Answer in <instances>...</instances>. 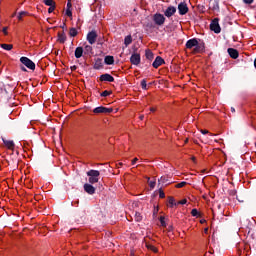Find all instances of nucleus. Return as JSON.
<instances>
[{"label":"nucleus","instance_id":"nucleus-10","mask_svg":"<svg viewBox=\"0 0 256 256\" xmlns=\"http://www.w3.org/2000/svg\"><path fill=\"white\" fill-rule=\"evenodd\" d=\"M174 13H177V8H175L174 6H169V7L164 11L165 17H173Z\"/></svg>","mask_w":256,"mask_h":256},{"label":"nucleus","instance_id":"nucleus-29","mask_svg":"<svg viewBox=\"0 0 256 256\" xmlns=\"http://www.w3.org/2000/svg\"><path fill=\"white\" fill-rule=\"evenodd\" d=\"M146 57L150 60L153 59V52H151V50L146 51Z\"/></svg>","mask_w":256,"mask_h":256},{"label":"nucleus","instance_id":"nucleus-30","mask_svg":"<svg viewBox=\"0 0 256 256\" xmlns=\"http://www.w3.org/2000/svg\"><path fill=\"white\" fill-rule=\"evenodd\" d=\"M85 51H86V53H91L93 51V47H91L90 45H86Z\"/></svg>","mask_w":256,"mask_h":256},{"label":"nucleus","instance_id":"nucleus-42","mask_svg":"<svg viewBox=\"0 0 256 256\" xmlns=\"http://www.w3.org/2000/svg\"><path fill=\"white\" fill-rule=\"evenodd\" d=\"M137 161H139V158H134V159L132 160V165H135V164L137 163Z\"/></svg>","mask_w":256,"mask_h":256},{"label":"nucleus","instance_id":"nucleus-50","mask_svg":"<svg viewBox=\"0 0 256 256\" xmlns=\"http://www.w3.org/2000/svg\"><path fill=\"white\" fill-rule=\"evenodd\" d=\"M232 113H235V108H231Z\"/></svg>","mask_w":256,"mask_h":256},{"label":"nucleus","instance_id":"nucleus-49","mask_svg":"<svg viewBox=\"0 0 256 256\" xmlns=\"http://www.w3.org/2000/svg\"><path fill=\"white\" fill-rule=\"evenodd\" d=\"M150 111L153 113L155 112V108H150Z\"/></svg>","mask_w":256,"mask_h":256},{"label":"nucleus","instance_id":"nucleus-14","mask_svg":"<svg viewBox=\"0 0 256 256\" xmlns=\"http://www.w3.org/2000/svg\"><path fill=\"white\" fill-rule=\"evenodd\" d=\"M3 143H4L5 147H7V149H10V150L15 149V142H13V140L3 139Z\"/></svg>","mask_w":256,"mask_h":256},{"label":"nucleus","instance_id":"nucleus-26","mask_svg":"<svg viewBox=\"0 0 256 256\" xmlns=\"http://www.w3.org/2000/svg\"><path fill=\"white\" fill-rule=\"evenodd\" d=\"M25 15H28V13L25 12V11L19 12V14H18V21H22L23 17H25Z\"/></svg>","mask_w":256,"mask_h":256},{"label":"nucleus","instance_id":"nucleus-58","mask_svg":"<svg viewBox=\"0 0 256 256\" xmlns=\"http://www.w3.org/2000/svg\"><path fill=\"white\" fill-rule=\"evenodd\" d=\"M187 141H189L188 139H186L185 143H187Z\"/></svg>","mask_w":256,"mask_h":256},{"label":"nucleus","instance_id":"nucleus-1","mask_svg":"<svg viewBox=\"0 0 256 256\" xmlns=\"http://www.w3.org/2000/svg\"><path fill=\"white\" fill-rule=\"evenodd\" d=\"M186 49H193L192 53H201L203 48L199 45V41L196 38H192L186 42Z\"/></svg>","mask_w":256,"mask_h":256},{"label":"nucleus","instance_id":"nucleus-28","mask_svg":"<svg viewBox=\"0 0 256 256\" xmlns=\"http://www.w3.org/2000/svg\"><path fill=\"white\" fill-rule=\"evenodd\" d=\"M191 215H192V217H199V211L194 208L191 211Z\"/></svg>","mask_w":256,"mask_h":256},{"label":"nucleus","instance_id":"nucleus-2","mask_svg":"<svg viewBox=\"0 0 256 256\" xmlns=\"http://www.w3.org/2000/svg\"><path fill=\"white\" fill-rule=\"evenodd\" d=\"M86 174L89 177L88 181L91 185L99 183V175H101V172L98 170H90Z\"/></svg>","mask_w":256,"mask_h":256},{"label":"nucleus","instance_id":"nucleus-7","mask_svg":"<svg viewBox=\"0 0 256 256\" xmlns=\"http://www.w3.org/2000/svg\"><path fill=\"white\" fill-rule=\"evenodd\" d=\"M87 41L90 45H95L97 41V32L91 31L87 34Z\"/></svg>","mask_w":256,"mask_h":256},{"label":"nucleus","instance_id":"nucleus-6","mask_svg":"<svg viewBox=\"0 0 256 256\" xmlns=\"http://www.w3.org/2000/svg\"><path fill=\"white\" fill-rule=\"evenodd\" d=\"M211 31L214 33H221V26H219V19L215 18L210 24Z\"/></svg>","mask_w":256,"mask_h":256},{"label":"nucleus","instance_id":"nucleus-31","mask_svg":"<svg viewBox=\"0 0 256 256\" xmlns=\"http://www.w3.org/2000/svg\"><path fill=\"white\" fill-rule=\"evenodd\" d=\"M141 87H142V89L147 90V81L146 80L141 81Z\"/></svg>","mask_w":256,"mask_h":256},{"label":"nucleus","instance_id":"nucleus-46","mask_svg":"<svg viewBox=\"0 0 256 256\" xmlns=\"http://www.w3.org/2000/svg\"><path fill=\"white\" fill-rule=\"evenodd\" d=\"M146 27H148V29H153V24H147Z\"/></svg>","mask_w":256,"mask_h":256},{"label":"nucleus","instance_id":"nucleus-32","mask_svg":"<svg viewBox=\"0 0 256 256\" xmlns=\"http://www.w3.org/2000/svg\"><path fill=\"white\" fill-rule=\"evenodd\" d=\"M187 185V182H180L176 185L177 189H181V187H185Z\"/></svg>","mask_w":256,"mask_h":256},{"label":"nucleus","instance_id":"nucleus-44","mask_svg":"<svg viewBox=\"0 0 256 256\" xmlns=\"http://www.w3.org/2000/svg\"><path fill=\"white\" fill-rule=\"evenodd\" d=\"M7 29H8L7 27H4V28L2 29L4 35H7V34H8Z\"/></svg>","mask_w":256,"mask_h":256},{"label":"nucleus","instance_id":"nucleus-27","mask_svg":"<svg viewBox=\"0 0 256 256\" xmlns=\"http://www.w3.org/2000/svg\"><path fill=\"white\" fill-rule=\"evenodd\" d=\"M111 91L109 90H105L101 93V97H109V95H111Z\"/></svg>","mask_w":256,"mask_h":256},{"label":"nucleus","instance_id":"nucleus-48","mask_svg":"<svg viewBox=\"0 0 256 256\" xmlns=\"http://www.w3.org/2000/svg\"><path fill=\"white\" fill-rule=\"evenodd\" d=\"M22 71H27V69L25 67H21Z\"/></svg>","mask_w":256,"mask_h":256},{"label":"nucleus","instance_id":"nucleus-56","mask_svg":"<svg viewBox=\"0 0 256 256\" xmlns=\"http://www.w3.org/2000/svg\"><path fill=\"white\" fill-rule=\"evenodd\" d=\"M12 17H15V13H14V14H12Z\"/></svg>","mask_w":256,"mask_h":256},{"label":"nucleus","instance_id":"nucleus-36","mask_svg":"<svg viewBox=\"0 0 256 256\" xmlns=\"http://www.w3.org/2000/svg\"><path fill=\"white\" fill-rule=\"evenodd\" d=\"M155 185H156L155 181H150V182H149V187H150L151 189H155Z\"/></svg>","mask_w":256,"mask_h":256},{"label":"nucleus","instance_id":"nucleus-17","mask_svg":"<svg viewBox=\"0 0 256 256\" xmlns=\"http://www.w3.org/2000/svg\"><path fill=\"white\" fill-rule=\"evenodd\" d=\"M104 63L106 65H113L115 63V58H113V56H106L104 58Z\"/></svg>","mask_w":256,"mask_h":256},{"label":"nucleus","instance_id":"nucleus-45","mask_svg":"<svg viewBox=\"0 0 256 256\" xmlns=\"http://www.w3.org/2000/svg\"><path fill=\"white\" fill-rule=\"evenodd\" d=\"M59 39H60V43H65V37L61 36Z\"/></svg>","mask_w":256,"mask_h":256},{"label":"nucleus","instance_id":"nucleus-43","mask_svg":"<svg viewBox=\"0 0 256 256\" xmlns=\"http://www.w3.org/2000/svg\"><path fill=\"white\" fill-rule=\"evenodd\" d=\"M167 231H168L169 233H171V231H173V226H172V225L168 226Z\"/></svg>","mask_w":256,"mask_h":256},{"label":"nucleus","instance_id":"nucleus-53","mask_svg":"<svg viewBox=\"0 0 256 256\" xmlns=\"http://www.w3.org/2000/svg\"><path fill=\"white\" fill-rule=\"evenodd\" d=\"M192 161L195 163V157H192Z\"/></svg>","mask_w":256,"mask_h":256},{"label":"nucleus","instance_id":"nucleus-25","mask_svg":"<svg viewBox=\"0 0 256 256\" xmlns=\"http://www.w3.org/2000/svg\"><path fill=\"white\" fill-rule=\"evenodd\" d=\"M161 227H167L165 216H160Z\"/></svg>","mask_w":256,"mask_h":256},{"label":"nucleus","instance_id":"nucleus-52","mask_svg":"<svg viewBox=\"0 0 256 256\" xmlns=\"http://www.w3.org/2000/svg\"><path fill=\"white\" fill-rule=\"evenodd\" d=\"M254 67L256 68V58H255V60H254Z\"/></svg>","mask_w":256,"mask_h":256},{"label":"nucleus","instance_id":"nucleus-9","mask_svg":"<svg viewBox=\"0 0 256 256\" xmlns=\"http://www.w3.org/2000/svg\"><path fill=\"white\" fill-rule=\"evenodd\" d=\"M130 62L132 65H139V63H141V55L137 53L132 54L130 57Z\"/></svg>","mask_w":256,"mask_h":256},{"label":"nucleus","instance_id":"nucleus-19","mask_svg":"<svg viewBox=\"0 0 256 256\" xmlns=\"http://www.w3.org/2000/svg\"><path fill=\"white\" fill-rule=\"evenodd\" d=\"M0 47L5 51H11V49H13V44H1Z\"/></svg>","mask_w":256,"mask_h":256},{"label":"nucleus","instance_id":"nucleus-21","mask_svg":"<svg viewBox=\"0 0 256 256\" xmlns=\"http://www.w3.org/2000/svg\"><path fill=\"white\" fill-rule=\"evenodd\" d=\"M103 67V63L101 62V59L96 60L94 64V69H101Z\"/></svg>","mask_w":256,"mask_h":256},{"label":"nucleus","instance_id":"nucleus-15","mask_svg":"<svg viewBox=\"0 0 256 256\" xmlns=\"http://www.w3.org/2000/svg\"><path fill=\"white\" fill-rule=\"evenodd\" d=\"M228 54L232 59H237V57H239V52L234 48H228Z\"/></svg>","mask_w":256,"mask_h":256},{"label":"nucleus","instance_id":"nucleus-24","mask_svg":"<svg viewBox=\"0 0 256 256\" xmlns=\"http://www.w3.org/2000/svg\"><path fill=\"white\" fill-rule=\"evenodd\" d=\"M70 37H77V29L71 28L69 31Z\"/></svg>","mask_w":256,"mask_h":256},{"label":"nucleus","instance_id":"nucleus-5","mask_svg":"<svg viewBox=\"0 0 256 256\" xmlns=\"http://www.w3.org/2000/svg\"><path fill=\"white\" fill-rule=\"evenodd\" d=\"M93 113L96 115H99L101 113L107 114V113H113V108H107L104 106L96 107L93 109Z\"/></svg>","mask_w":256,"mask_h":256},{"label":"nucleus","instance_id":"nucleus-34","mask_svg":"<svg viewBox=\"0 0 256 256\" xmlns=\"http://www.w3.org/2000/svg\"><path fill=\"white\" fill-rule=\"evenodd\" d=\"M168 202H169V205H175V198H173V197H170L169 199H168Z\"/></svg>","mask_w":256,"mask_h":256},{"label":"nucleus","instance_id":"nucleus-40","mask_svg":"<svg viewBox=\"0 0 256 256\" xmlns=\"http://www.w3.org/2000/svg\"><path fill=\"white\" fill-rule=\"evenodd\" d=\"M71 7H73V5L71 4V0H68L67 9H71Z\"/></svg>","mask_w":256,"mask_h":256},{"label":"nucleus","instance_id":"nucleus-55","mask_svg":"<svg viewBox=\"0 0 256 256\" xmlns=\"http://www.w3.org/2000/svg\"><path fill=\"white\" fill-rule=\"evenodd\" d=\"M209 135H210V137H213V134H212V133H210Z\"/></svg>","mask_w":256,"mask_h":256},{"label":"nucleus","instance_id":"nucleus-33","mask_svg":"<svg viewBox=\"0 0 256 256\" xmlns=\"http://www.w3.org/2000/svg\"><path fill=\"white\" fill-rule=\"evenodd\" d=\"M66 15L67 17H73V12L71 11V9L69 8L66 9Z\"/></svg>","mask_w":256,"mask_h":256},{"label":"nucleus","instance_id":"nucleus-13","mask_svg":"<svg viewBox=\"0 0 256 256\" xmlns=\"http://www.w3.org/2000/svg\"><path fill=\"white\" fill-rule=\"evenodd\" d=\"M100 81H108V83H113V81H115V78H113L111 74H103L100 76Z\"/></svg>","mask_w":256,"mask_h":256},{"label":"nucleus","instance_id":"nucleus-35","mask_svg":"<svg viewBox=\"0 0 256 256\" xmlns=\"http://www.w3.org/2000/svg\"><path fill=\"white\" fill-rule=\"evenodd\" d=\"M54 11H55V4L48 8V13H53Z\"/></svg>","mask_w":256,"mask_h":256},{"label":"nucleus","instance_id":"nucleus-20","mask_svg":"<svg viewBox=\"0 0 256 256\" xmlns=\"http://www.w3.org/2000/svg\"><path fill=\"white\" fill-rule=\"evenodd\" d=\"M146 248L149 249V251H153V253H157L158 252V249L157 247L149 244V243H146Z\"/></svg>","mask_w":256,"mask_h":256},{"label":"nucleus","instance_id":"nucleus-38","mask_svg":"<svg viewBox=\"0 0 256 256\" xmlns=\"http://www.w3.org/2000/svg\"><path fill=\"white\" fill-rule=\"evenodd\" d=\"M178 203H179V205H186L187 199H183V200L179 201Z\"/></svg>","mask_w":256,"mask_h":256},{"label":"nucleus","instance_id":"nucleus-41","mask_svg":"<svg viewBox=\"0 0 256 256\" xmlns=\"http://www.w3.org/2000/svg\"><path fill=\"white\" fill-rule=\"evenodd\" d=\"M200 131H201L202 135H207V134H209V131H207V130H200Z\"/></svg>","mask_w":256,"mask_h":256},{"label":"nucleus","instance_id":"nucleus-11","mask_svg":"<svg viewBox=\"0 0 256 256\" xmlns=\"http://www.w3.org/2000/svg\"><path fill=\"white\" fill-rule=\"evenodd\" d=\"M163 63H165V60H163V58H161L160 56H157L152 63V67H154V69H158V67H161Z\"/></svg>","mask_w":256,"mask_h":256},{"label":"nucleus","instance_id":"nucleus-37","mask_svg":"<svg viewBox=\"0 0 256 256\" xmlns=\"http://www.w3.org/2000/svg\"><path fill=\"white\" fill-rule=\"evenodd\" d=\"M159 197L160 199H165V192L160 190Z\"/></svg>","mask_w":256,"mask_h":256},{"label":"nucleus","instance_id":"nucleus-4","mask_svg":"<svg viewBox=\"0 0 256 256\" xmlns=\"http://www.w3.org/2000/svg\"><path fill=\"white\" fill-rule=\"evenodd\" d=\"M153 21L155 25H158L159 27H161V25L165 24V16L161 13H156L153 15Z\"/></svg>","mask_w":256,"mask_h":256},{"label":"nucleus","instance_id":"nucleus-18","mask_svg":"<svg viewBox=\"0 0 256 256\" xmlns=\"http://www.w3.org/2000/svg\"><path fill=\"white\" fill-rule=\"evenodd\" d=\"M131 43H133V38L131 35L126 36L124 39L125 46L128 47V45H131Z\"/></svg>","mask_w":256,"mask_h":256},{"label":"nucleus","instance_id":"nucleus-23","mask_svg":"<svg viewBox=\"0 0 256 256\" xmlns=\"http://www.w3.org/2000/svg\"><path fill=\"white\" fill-rule=\"evenodd\" d=\"M44 5H47V7H51L53 5H55V1L54 0H43Z\"/></svg>","mask_w":256,"mask_h":256},{"label":"nucleus","instance_id":"nucleus-57","mask_svg":"<svg viewBox=\"0 0 256 256\" xmlns=\"http://www.w3.org/2000/svg\"><path fill=\"white\" fill-rule=\"evenodd\" d=\"M207 231H208V229L206 228V229H205V232L207 233Z\"/></svg>","mask_w":256,"mask_h":256},{"label":"nucleus","instance_id":"nucleus-39","mask_svg":"<svg viewBox=\"0 0 256 256\" xmlns=\"http://www.w3.org/2000/svg\"><path fill=\"white\" fill-rule=\"evenodd\" d=\"M244 3H246V5H251V3H253V0H243Z\"/></svg>","mask_w":256,"mask_h":256},{"label":"nucleus","instance_id":"nucleus-3","mask_svg":"<svg viewBox=\"0 0 256 256\" xmlns=\"http://www.w3.org/2000/svg\"><path fill=\"white\" fill-rule=\"evenodd\" d=\"M20 62L22 63V65H25V67H27V69H30L31 71H35V64L28 57H25V56L21 57Z\"/></svg>","mask_w":256,"mask_h":256},{"label":"nucleus","instance_id":"nucleus-54","mask_svg":"<svg viewBox=\"0 0 256 256\" xmlns=\"http://www.w3.org/2000/svg\"><path fill=\"white\" fill-rule=\"evenodd\" d=\"M204 143H209V140H205Z\"/></svg>","mask_w":256,"mask_h":256},{"label":"nucleus","instance_id":"nucleus-8","mask_svg":"<svg viewBox=\"0 0 256 256\" xmlns=\"http://www.w3.org/2000/svg\"><path fill=\"white\" fill-rule=\"evenodd\" d=\"M178 11L180 15H187V13H189V7H187V3L181 2L178 5Z\"/></svg>","mask_w":256,"mask_h":256},{"label":"nucleus","instance_id":"nucleus-51","mask_svg":"<svg viewBox=\"0 0 256 256\" xmlns=\"http://www.w3.org/2000/svg\"><path fill=\"white\" fill-rule=\"evenodd\" d=\"M118 165H119L120 167L123 166V162L118 163Z\"/></svg>","mask_w":256,"mask_h":256},{"label":"nucleus","instance_id":"nucleus-12","mask_svg":"<svg viewBox=\"0 0 256 256\" xmlns=\"http://www.w3.org/2000/svg\"><path fill=\"white\" fill-rule=\"evenodd\" d=\"M84 191L88 193V195H95V188L91 184H84Z\"/></svg>","mask_w":256,"mask_h":256},{"label":"nucleus","instance_id":"nucleus-47","mask_svg":"<svg viewBox=\"0 0 256 256\" xmlns=\"http://www.w3.org/2000/svg\"><path fill=\"white\" fill-rule=\"evenodd\" d=\"M144 118H145L144 115H141V116H140V120H141V121H143Z\"/></svg>","mask_w":256,"mask_h":256},{"label":"nucleus","instance_id":"nucleus-22","mask_svg":"<svg viewBox=\"0 0 256 256\" xmlns=\"http://www.w3.org/2000/svg\"><path fill=\"white\" fill-rule=\"evenodd\" d=\"M134 219H135V221H142L143 220V216L141 215V213H139V212H135V214H134Z\"/></svg>","mask_w":256,"mask_h":256},{"label":"nucleus","instance_id":"nucleus-16","mask_svg":"<svg viewBox=\"0 0 256 256\" xmlns=\"http://www.w3.org/2000/svg\"><path fill=\"white\" fill-rule=\"evenodd\" d=\"M74 55L76 59H81V57H83V47H77L75 49Z\"/></svg>","mask_w":256,"mask_h":256}]
</instances>
